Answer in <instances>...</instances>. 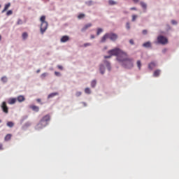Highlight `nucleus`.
<instances>
[{
    "label": "nucleus",
    "mask_w": 179,
    "mask_h": 179,
    "mask_svg": "<svg viewBox=\"0 0 179 179\" xmlns=\"http://www.w3.org/2000/svg\"><path fill=\"white\" fill-rule=\"evenodd\" d=\"M108 54H109V55L116 56L117 60L118 61V62H120V61H122L123 57H127V52L122 51L120 48H115V49L108 50Z\"/></svg>",
    "instance_id": "obj_1"
},
{
    "label": "nucleus",
    "mask_w": 179,
    "mask_h": 179,
    "mask_svg": "<svg viewBox=\"0 0 179 179\" xmlns=\"http://www.w3.org/2000/svg\"><path fill=\"white\" fill-rule=\"evenodd\" d=\"M127 57V56L123 57L122 60H120L119 62H121L124 68H126L127 69H131V68H134V59L128 58Z\"/></svg>",
    "instance_id": "obj_2"
},
{
    "label": "nucleus",
    "mask_w": 179,
    "mask_h": 179,
    "mask_svg": "<svg viewBox=\"0 0 179 179\" xmlns=\"http://www.w3.org/2000/svg\"><path fill=\"white\" fill-rule=\"evenodd\" d=\"M51 120V116L50 115H45L43 116L40 122L36 125L37 129H43V128H45V127H47L48 125V122Z\"/></svg>",
    "instance_id": "obj_3"
},
{
    "label": "nucleus",
    "mask_w": 179,
    "mask_h": 179,
    "mask_svg": "<svg viewBox=\"0 0 179 179\" xmlns=\"http://www.w3.org/2000/svg\"><path fill=\"white\" fill-rule=\"evenodd\" d=\"M40 21H41V27H40L41 33V34H44L47 29H48V22L45 21V15H43L41 17Z\"/></svg>",
    "instance_id": "obj_4"
},
{
    "label": "nucleus",
    "mask_w": 179,
    "mask_h": 179,
    "mask_svg": "<svg viewBox=\"0 0 179 179\" xmlns=\"http://www.w3.org/2000/svg\"><path fill=\"white\" fill-rule=\"evenodd\" d=\"M157 41L159 44H167L169 43V41L167 40V38L163 36H159L157 37Z\"/></svg>",
    "instance_id": "obj_5"
},
{
    "label": "nucleus",
    "mask_w": 179,
    "mask_h": 179,
    "mask_svg": "<svg viewBox=\"0 0 179 179\" xmlns=\"http://www.w3.org/2000/svg\"><path fill=\"white\" fill-rule=\"evenodd\" d=\"M108 37H109L110 40H111V41H115V40H117V38H118V35H117V34H114V33H108Z\"/></svg>",
    "instance_id": "obj_6"
},
{
    "label": "nucleus",
    "mask_w": 179,
    "mask_h": 179,
    "mask_svg": "<svg viewBox=\"0 0 179 179\" xmlns=\"http://www.w3.org/2000/svg\"><path fill=\"white\" fill-rule=\"evenodd\" d=\"M1 108L6 114H8L9 113V108H8V106H6V102L3 101L1 105Z\"/></svg>",
    "instance_id": "obj_7"
},
{
    "label": "nucleus",
    "mask_w": 179,
    "mask_h": 179,
    "mask_svg": "<svg viewBox=\"0 0 179 179\" xmlns=\"http://www.w3.org/2000/svg\"><path fill=\"white\" fill-rule=\"evenodd\" d=\"M108 38H109L108 33L106 34L104 36H102L101 38V43H106L107 41Z\"/></svg>",
    "instance_id": "obj_8"
},
{
    "label": "nucleus",
    "mask_w": 179,
    "mask_h": 179,
    "mask_svg": "<svg viewBox=\"0 0 179 179\" xmlns=\"http://www.w3.org/2000/svg\"><path fill=\"white\" fill-rule=\"evenodd\" d=\"M156 66H157L156 62H152L148 64V68L149 69H150V71H152L155 69V68H156Z\"/></svg>",
    "instance_id": "obj_9"
},
{
    "label": "nucleus",
    "mask_w": 179,
    "mask_h": 179,
    "mask_svg": "<svg viewBox=\"0 0 179 179\" xmlns=\"http://www.w3.org/2000/svg\"><path fill=\"white\" fill-rule=\"evenodd\" d=\"M16 100H17L19 103H23V101L26 100V98H24L23 95H20L17 97Z\"/></svg>",
    "instance_id": "obj_10"
},
{
    "label": "nucleus",
    "mask_w": 179,
    "mask_h": 179,
    "mask_svg": "<svg viewBox=\"0 0 179 179\" xmlns=\"http://www.w3.org/2000/svg\"><path fill=\"white\" fill-rule=\"evenodd\" d=\"M61 43H66V41H69V36H64L60 39Z\"/></svg>",
    "instance_id": "obj_11"
},
{
    "label": "nucleus",
    "mask_w": 179,
    "mask_h": 179,
    "mask_svg": "<svg viewBox=\"0 0 179 179\" xmlns=\"http://www.w3.org/2000/svg\"><path fill=\"white\" fill-rule=\"evenodd\" d=\"M92 23H88L85 25V27L81 29V31H86L89 27H92Z\"/></svg>",
    "instance_id": "obj_12"
},
{
    "label": "nucleus",
    "mask_w": 179,
    "mask_h": 179,
    "mask_svg": "<svg viewBox=\"0 0 179 179\" xmlns=\"http://www.w3.org/2000/svg\"><path fill=\"white\" fill-rule=\"evenodd\" d=\"M162 72V71H160L159 69H157V70H155L154 71V73H153V76L154 78H157L160 76V73Z\"/></svg>",
    "instance_id": "obj_13"
},
{
    "label": "nucleus",
    "mask_w": 179,
    "mask_h": 179,
    "mask_svg": "<svg viewBox=\"0 0 179 179\" xmlns=\"http://www.w3.org/2000/svg\"><path fill=\"white\" fill-rule=\"evenodd\" d=\"M30 108H31V110H33V111H36V113H38V111L40 110V108H38V106H30Z\"/></svg>",
    "instance_id": "obj_14"
},
{
    "label": "nucleus",
    "mask_w": 179,
    "mask_h": 179,
    "mask_svg": "<svg viewBox=\"0 0 179 179\" xmlns=\"http://www.w3.org/2000/svg\"><path fill=\"white\" fill-rule=\"evenodd\" d=\"M143 47L145 48H150L152 47V43L150 42H145L143 44Z\"/></svg>",
    "instance_id": "obj_15"
},
{
    "label": "nucleus",
    "mask_w": 179,
    "mask_h": 179,
    "mask_svg": "<svg viewBox=\"0 0 179 179\" xmlns=\"http://www.w3.org/2000/svg\"><path fill=\"white\" fill-rule=\"evenodd\" d=\"M58 92L51 93L48 96V99H52V97H55V96H58Z\"/></svg>",
    "instance_id": "obj_16"
},
{
    "label": "nucleus",
    "mask_w": 179,
    "mask_h": 179,
    "mask_svg": "<svg viewBox=\"0 0 179 179\" xmlns=\"http://www.w3.org/2000/svg\"><path fill=\"white\" fill-rule=\"evenodd\" d=\"M10 139H12V134H7L4 138V141L6 142H8V141H10Z\"/></svg>",
    "instance_id": "obj_17"
},
{
    "label": "nucleus",
    "mask_w": 179,
    "mask_h": 179,
    "mask_svg": "<svg viewBox=\"0 0 179 179\" xmlns=\"http://www.w3.org/2000/svg\"><path fill=\"white\" fill-rule=\"evenodd\" d=\"M16 98H11L8 100V104H15L16 103Z\"/></svg>",
    "instance_id": "obj_18"
},
{
    "label": "nucleus",
    "mask_w": 179,
    "mask_h": 179,
    "mask_svg": "<svg viewBox=\"0 0 179 179\" xmlns=\"http://www.w3.org/2000/svg\"><path fill=\"white\" fill-rule=\"evenodd\" d=\"M140 5L141 8H143V9H145V10H146V8H148V5H146L145 2L143 1L140 2Z\"/></svg>",
    "instance_id": "obj_19"
},
{
    "label": "nucleus",
    "mask_w": 179,
    "mask_h": 179,
    "mask_svg": "<svg viewBox=\"0 0 179 179\" xmlns=\"http://www.w3.org/2000/svg\"><path fill=\"white\" fill-rule=\"evenodd\" d=\"M10 6V3L6 4L4 9L2 10V13H3V12H6V10H8V9H9Z\"/></svg>",
    "instance_id": "obj_20"
},
{
    "label": "nucleus",
    "mask_w": 179,
    "mask_h": 179,
    "mask_svg": "<svg viewBox=\"0 0 179 179\" xmlns=\"http://www.w3.org/2000/svg\"><path fill=\"white\" fill-rule=\"evenodd\" d=\"M104 64H105V65H106V67L108 69V71H111V66L110 64V62L105 61Z\"/></svg>",
    "instance_id": "obj_21"
},
{
    "label": "nucleus",
    "mask_w": 179,
    "mask_h": 179,
    "mask_svg": "<svg viewBox=\"0 0 179 179\" xmlns=\"http://www.w3.org/2000/svg\"><path fill=\"white\" fill-rule=\"evenodd\" d=\"M99 71L101 73V75H104V66L101 64L99 67Z\"/></svg>",
    "instance_id": "obj_22"
},
{
    "label": "nucleus",
    "mask_w": 179,
    "mask_h": 179,
    "mask_svg": "<svg viewBox=\"0 0 179 179\" xmlns=\"http://www.w3.org/2000/svg\"><path fill=\"white\" fill-rule=\"evenodd\" d=\"M103 33V29L101 28H98L96 31V36H100Z\"/></svg>",
    "instance_id": "obj_23"
},
{
    "label": "nucleus",
    "mask_w": 179,
    "mask_h": 179,
    "mask_svg": "<svg viewBox=\"0 0 179 179\" xmlns=\"http://www.w3.org/2000/svg\"><path fill=\"white\" fill-rule=\"evenodd\" d=\"M27 37H29V34H27V32H24L22 34V38H23V40H26L27 38Z\"/></svg>",
    "instance_id": "obj_24"
},
{
    "label": "nucleus",
    "mask_w": 179,
    "mask_h": 179,
    "mask_svg": "<svg viewBox=\"0 0 179 179\" xmlns=\"http://www.w3.org/2000/svg\"><path fill=\"white\" fill-rule=\"evenodd\" d=\"M85 93H86L87 94H90V93H92V91L90 90V88L87 87L85 89Z\"/></svg>",
    "instance_id": "obj_25"
},
{
    "label": "nucleus",
    "mask_w": 179,
    "mask_h": 179,
    "mask_svg": "<svg viewBox=\"0 0 179 179\" xmlns=\"http://www.w3.org/2000/svg\"><path fill=\"white\" fill-rule=\"evenodd\" d=\"M96 83H97V82L96 81V80H92V83H91V87H95Z\"/></svg>",
    "instance_id": "obj_26"
},
{
    "label": "nucleus",
    "mask_w": 179,
    "mask_h": 179,
    "mask_svg": "<svg viewBox=\"0 0 179 179\" xmlns=\"http://www.w3.org/2000/svg\"><path fill=\"white\" fill-rule=\"evenodd\" d=\"M137 66H138V69H141V68L142 66V63L141 62V60L137 61Z\"/></svg>",
    "instance_id": "obj_27"
},
{
    "label": "nucleus",
    "mask_w": 179,
    "mask_h": 179,
    "mask_svg": "<svg viewBox=\"0 0 179 179\" xmlns=\"http://www.w3.org/2000/svg\"><path fill=\"white\" fill-rule=\"evenodd\" d=\"M86 15L83 13L78 15V19H83Z\"/></svg>",
    "instance_id": "obj_28"
},
{
    "label": "nucleus",
    "mask_w": 179,
    "mask_h": 179,
    "mask_svg": "<svg viewBox=\"0 0 179 179\" xmlns=\"http://www.w3.org/2000/svg\"><path fill=\"white\" fill-rule=\"evenodd\" d=\"M7 125L10 127L12 128L13 127V125H15V124H13V122H7Z\"/></svg>",
    "instance_id": "obj_29"
},
{
    "label": "nucleus",
    "mask_w": 179,
    "mask_h": 179,
    "mask_svg": "<svg viewBox=\"0 0 179 179\" xmlns=\"http://www.w3.org/2000/svg\"><path fill=\"white\" fill-rule=\"evenodd\" d=\"M1 81L3 82V83H6V82H8V78L6 77H2Z\"/></svg>",
    "instance_id": "obj_30"
},
{
    "label": "nucleus",
    "mask_w": 179,
    "mask_h": 179,
    "mask_svg": "<svg viewBox=\"0 0 179 179\" xmlns=\"http://www.w3.org/2000/svg\"><path fill=\"white\" fill-rule=\"evenodd\" d=\"M85 3L88 6H91L92 3H93V1H86Z\"/></svg>",
    "instance_id": "obj_31"
},
{
    "label": "nucleus",
    "mask_w": 179,
    "mask_h": 179,
    "mask_svg": "<svg viewBox=\"0 0 179 179\" xmlns=\"http://www.w3.org/2000/svg\"><path fill=\"white\" fill-rule=\"evenodd\" d=\"M136 17H138V15H132V22H135V20H136Z\"/></svg>",
    "instance_id": "obj_32"
},
{
    "label": "nucleus",
    "mask_w": 179,
    "mask_h": 179,
    "mask_svg": "<svg viewBox=\"0 0 179 179\" xmlns=\"http://www.w3.org/2000/svg\"><path fill=\"white\" fill-rule=\"evenodd\" d=\"M76 97H80V96H82V92H77L76 93Z\"/></svg>",
    "instance_id": "obj_33"
},
{
    "label": "nucleus",
    "mask_w": 179,
    "mask_h": 179,
    "mask_svg": "<svg viewBox=\"0 0 179 179\" xmlns=\"http://www.w3.org/2000/svg\"><path fill=\"white\" fill-rule=\"evenodd\" d=\"M117 3L113 0H109V5H115Z\"/></svg>",
    "instance_id": "obj_34"
},
{
    "label": "nucleus",
    "mask_w": 179,
    "mask_h": 179,
    "mask_svg": "<svg viewBox=\"0 0 179 179\" xmlns=\"http://www.w3.org/2000/svg\"><path fill=\"white\" fill-rule=\"evenodd\" d=\"M126 27H127V29H128V30H129V29H131V26L129 25V22H127Z\"/></svg>",
    "instance_id": "obj_35"
},
{
    "label": "nucleus",
    "mask_w": 179,
    "mask_h": 179,
    "mask_svg": "<svg viewBox=\"0 0 179 179\" xmlns=\"http://www.w3.org/2000/svg\"><path fill=\"white\" fill-rule=\"evenodd\" d=\"M90 45H92V43H87L84 44V47H89Z\"/></svg>",
    "instance_id": "obj_36"
},
{
    "label": "nucleus",
    "mask_w": 179,
    "mask_h": 179,
    "mask_svg": "<svg viewBox=\"0 0 179 179\" xmlns=\"http://www.w3.org/2000/svg\"><path fill=\"white\" fill-rule=\"evenodd\" d=\"M55 75L56 76H61V73H59V72H58V71H55Z\"/></svg>",
    "instance_id": "obj_37"
},
{
    "label": "nucleus",
    "mask_w": 179,
    "mask_h": 179,
    "mask_svg": "<svg viewBox=\"0 0 179 179\" xmlns=\"http://www.w3.org/2000/svg\"><path fill=\"white\" fill-rule=\"evenodd\" d=\"M12 13H13L12 10H10L7 12L6 15L7 16H10V15H12Z\"/></svg>",
    "instance_id": "obj_38"
},
{
    "label": "nucleus",
    "mask_w": 179,
    "mask_h": 179,
    "mask_svg": "<svg viewBox=\"0 0 179 179\" xmlns=\"http://www.w3.org/2000/svg\"><path fill=\"white\" fill-rule=\"evenodd\" d=\"M58 69H60V71H62L64 69V67L61 65L57 66Z\"/></svg>",
    "instance_id": "obj_39"
},
{
    "label": "nucleus",
    "mask_w": 179,
    "mask_h": 179,
    "mask_svg": "<svg viewBox=\"0 0 179 179\" xmlns=\"http://www.w3.org/2000/svg\"><path fill=\"white\" fill-rule=\"evenodd\" d=\"M142 33H143V34H148V30L144 29V30H143Z\"/></svg>",
    "instance_id": "obj_40"
},
{
    "label": "nucleus",
    "mask_w": 179,
    "mask_h": 179,
    "mask_svg": "<svg viewBox=\"0 0 179 179\" xmlns=\"http://www.w3.org/2000/svg\"><path fill=\"white\" fill-rule=\"evenodd\" d=\"M0 150H3V145L0 143Z\"/></svg>",
    "instance_id": "obj_41"
},
{
    "label": "nucleus",
    "mask_w": 179,
    "mask_h": 179,
    "mask_svg": "<svg viewBox=\"0 0 179 179\" xmlns=\"http://www.w3.org/2000/svg\"><path fill=\"white\" fill-rule=\"evenodd\" d=\"M111 57H113V55H110L109 56H104V58L107 59L108 58H111Z\"/></svg>",
    "instance_id": "obj_42"
},
{
    "label": "nucleus",
    "mask_w": 179,
    "mask_h": 179,
    "mask_svg": "<svg viewBox=\"0 0 179 179\" xmlns=\"http://www.w3.org/2000/svg\"><path fill=\"white\" fill-rule=\"evenodd\" d=\"M45 76H47V73H43L41 75V78H45Z\"/></svg>",
    "instance_id": "obj_43"
},
{
    "label": "nucleus",
    "mask_w": 179,
    "mask_h": 179,
    "mask_svg": "<svg viewBox=\"0 0 179 179\" xmlns=\"http://www.w3.org/2000/svg\"><path fill=\"white\" fill-rule=\"evenodd\" d=\"M171 23H172V24H177V21H176V20H172V21H171Z\"/></svg>",
    "instance_id": "obj_44"
},
{
    "label": "nucleus",
    "mask_w": 179,
    "mask_h": 179,
    "mask_svg": "<svg viewBox=\"0 0 179 179\" xmlns=\"http://www.w3.org/2000/svg\"><path fill=\"white\" fill-rule=\"evenodd\" d=\"M129 43H130V44H131L132 45H134V40H132V39H131V40L129 41Z\"/></svg>",
    "instance_id": "obj_45"
},
{
    "label": "nucleus",
    "mask_w": 179,
    "mask_h": 179,
    "mask_svg": "<svg viewBox=\"0 0 179 179\" xmlns=\"http://www.w3.org/2000/svg\"><path fill=\"white\" fill-rule=\"evenodd\" d=\"M22 20H19L18 21H17V24H22Z\"/></svg>",
    "instance_id": "obj_46"
},
{
    "label": "nucleus",
    "mask_w": 179,
    "mask_h": 179,
    "mask_svg": "<svg viewBox=\"0 0 179 179\" xmlns=\"http://www.w3.org/2000/svg\"><path fill=\"white\" fill-rule=\"evenodd\" d=\"M130 10H136V8H135V7H131V8H130Z\"/></svg>",
    "instance_id": "obj_47"
},
{
    "label": "nucleus",
    "mask_w": 179,
    "mask_h": 179,
    "mask_svg": "<svg viewBox=\"0 0 179 179\" xmlns=\"http://www.w3.org/2000/svg\"><path fill=\"white\" fill-rule=\"evenodd\" d=\"M133 1L134 2V3H138V2H139V0H133Z\"/></svg>",
    "instance_id": "obj_48"
},
{
    "label": "nucleus",
    "mask_w": 179,
    "mask_h": 179,
    "mask_svg": "<svg viewBox=\"0 0 179 179\" xmlns=\"http://www.w3.org/2000/svg\"><path fill=\"white\" fill-rule=\"evenodd\" d=\"M36 101H37L38 103H41V99H36Z\"/></svg>",
    "instance_id": "obj_49"
},
{
    "label": "nucleus",
    "mask_w": 179,
    "mask_h": 179,
    "mask_svg": "<svg viewBox=\"0 0 179 179\" xmlns=\"http://www.w3.org/2000/svg\"><path fill=\"white\" fill-rule=\"evenodd\" d=\"M94 37H95L94 35H91V36H90V38H94Z\"/></svg>",
    "instance_id": "obj_50"
},
{
    "label": "nucleus",
    "mask_w": 179,
    "mask_h": 179,
    "mask_svg": "<svg viewBox=\"0 0 179 179\" xmlns=\"http://www.w3.org/2000/svg\"><path fill=\"white\" fill-rule=\"evenodd\" d=\"M83 106H85V107H86V106H87V104H86V103H83Z\"/></svg>",
    "instance_id": "obj_51"
},
{
    "label": "nucleus",
    "mask_w": 179,
    "mask_h": 179,
    "mask_svg": "<svg viewBox=\"0 0 179 179\" xmlns=\"http://www.w3.org/2000/svg\"><path fill=\"white\" fill-rule=\"evenodd\" d=\"M166 51H167V50H166V49L163 50V52H166Z\"/></svg>",
    "instance_id": "obj_52"
},
{
    "label": "nucleus",
    "mask_w": 179,
    "mask_h": 179,
    "mask_svg": "<svg viewBox=\"0 0 179 179\" xmlns=\"http://www.w3.org/2000/svg\"><path fill=\"white\" fill-rule=\"evenodd\" d=\"M39 72H40V69H38V70L36 71V73H39Z\"/></svg>",
    "instance_id": "obj_53"
},
{
    "label": "nucleus",
    "mask_w": 179,
    "mask_h": 179,
    "mask_svg": "<svg viewBox=\"0 0 179 179\" xmlns=\"http://www.w3.org/2000/svg\"><path fill=\"white\" fill-rule=\"evenodd\" d=\"M1 40H2V36H1V35H0V41H1Z\"/></svg>",
    "instance_id": "obj_54"
},
{
    "label": "nucleus",
    "mask_w": 179,
    "mask_h": 179,
    "mask_svg": "<svg viewBox=\"0 0 179 179\" xmlns=\"http://www.w3.org/2000/svg\"><path fill=\"white\" fill-rule=\"evenodd\" d=\"M0 8H1V5H0Z\"/></svg>",
    "instance_id": "obj_55"
}]
</instances>
